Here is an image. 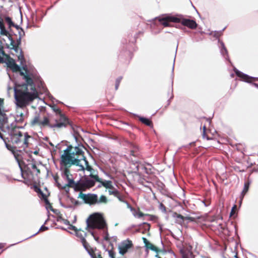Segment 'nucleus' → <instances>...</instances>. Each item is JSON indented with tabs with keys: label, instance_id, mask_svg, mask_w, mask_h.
I'll list each match as a JSON object with an SVG mask.
<instances>
[{
	"label": "nucleus",
	"instance_id": "9",
	"mask_svg": "<svg viewBox=\"0 0 258 258\" xmlns=\"http://www.w3.org/2000/svg\"><path fill=\"white\" fill-rule=\"evenodd\" d=\"M78 198L82 199L85 204L94 205L97 203V195L94 194H85L82 192H80Z\"/></svg>",
	"mask_w": 258,
	"mask_h": 258
},
{
	"label": "nucleus",
	"instance_id": "46",
	"mask_svg": "<svg viewBox=\"0 0 258 258\" xmlns=\"http://www.w3.org/2000/svg\"><path fill=\"white\" fill-rule=\"evenodd\" d=\"M236 208V205H234V207L232 208V210H231V214H232L234 212V209Z\"/></svg>",
	"mask_w": 258,
	"mask_h": 258
},
{
	"label": "nucleus",
	"instance_id": "31",
	"mask_svg": "<svg viewBox=\"0 0 258 258\" xmlns=\"http://www.w3.org/2000/svg\"><path fill=\"white\" fill-rule=\"evenodd\" d=\"M25 116L23 114V113H21L20 116H18L16 118V120L18 122H23L24 120Z\"/></svg>",
	"mask_w": 258,
	"mask_h": 258
},
{
	"label": "nucleus",
	"instance_id": "5",
	"mask_svg": "<svg viewBox=\"0 0 258 258\" xmlns=\"http://www.w3.org/2000/svg\"><path fill=\"white\" fill-rule=\"evenodd\" d=\"M159 21L164 27L170 26V22L180 23L182 25L191 29H195L198 26V24L195 20L185 19L181 15L166 16L160 18Z\"/></svg>",
	"mask_w": 258,
	"mask_h": 258
},
{
	"label": "nucleus",
	"instance_id": "7",
	"mask_svg": "<svg viewBox=\"0 0 258 258\" xmlns=\"http://www.w3.org/2000/svg\"><path fill=\"white\" fill-rule=\"evenodd\" d=\"M21 172L23 178L28 182H31L39 177L40 169L35 162H32L25 166L24 169L21 167Z\"/></svg>",
	"mask_w": 258,
	"mask_h": 258
},
{
	"label": "nucleus",
	"instance_id": "43",
	"mask_svg": "<svg viewBox=\"0 0 258 258\" xmlns=\"http://www.w3.org/2000/svg\"><path fill=\"white\" fill-rule=\"evenodd\" d=\"M0 138H1V139H2L5 141V143H6H6H7L6 142V141L5 140V139L4 138L3 135L1 133V132H0Z\"/></svg>",
	"mask_w": 258,
	"mask_h": 258
},
{
	"label": "nucleus",
	"instance_id": "13",
	"mask_svg": "<svg viewBox=\"0 0 258 258\" xmlns=\"http://www.w3.org/2000/svg\"><path fill=\"white\" fill-rule=\"evenodd\" d=\"M68 183L62 185L61 184H58V188L60 189H64L66 192H69L70 187L73 188L74 189V186L75 185V181L74 179H71L67 180Z\"/></svg>",
	"mask_w": 258,
	"mask_h": 258
},
{
	"label": "nucleus",
	"instance_id": "47",
	"mask_svg": "<svg viewBox=\"0 0 258 258\" xmlns=\"http://www.w3.org/2000/svg\"><path fill=\"white\" fill-rule=\"evenodd\" d=\"M143 224H145V225H147L149 227V228L150 227V224H149L148 223H146V222H145Z\"/></svg>",
	"mask_w": 258,
	"mask_h": 258
},
{
	"label": "nucleus",
	"instance_id": "33",
	"mask_svg": "<svg viewBox=\"0 0 258 258\" xmlns=\"http://www.w3.org/2000/svg\"><path fill=\"white\" fill-rule=\"evenodd\" d=\"M53 179L55 181V184H56L57 187L58 188V184H61L59 182V176L57 174H56L54 175L53 176Z\"/></svg>",
	"mask_w": 258,
	"mask_h": 258
},
{
	"label": "nucleus",
	"instance_id": "45",
	"mask_svg": "<svg viewBox=\"0 0 258 258\" xmlns=\"http://www.w3.org/2000/svg\"><path fill=\"white\" fill-rule=\"evenodd\" d=\"M3 25H4L3 20L1 18H0V26H2Z\"/></svg>",
	"mask_w": 258,
	"mask_h": 258
},
{
	"label": "nucleus",
	"instance_id": "30",
	"mask_svg": "<svg viewBox=\"0 0 258 258\" xmlns=\"http://www.w3.org/2000/svg\"><path fill=\"white\" fill-rule=\"evenodd\" d=\"M202 136L204 138H206L208 140L212 139L211 138H210L208 136V135H207V132H206V127L205 125H204L203 126V131Z\"/></svg>",
	"mask_w": 258,
	"mask_h": 258
},
{
	"label": "nucleus",
	"instance_id": "11",
	"mask_svg": "<svg viewBox=\"0 0 258 258\" xmlns=\"http://www.w3.org/2000/svg\"><path fill=\"white\" fill-rule=\"evenodd\" d=\"M91 178H93L96 181L99 182L101 183V185L106 188L111 189L113 188V186L112 184V182L110 180H104L103 181L101 178L99 177L98 175H94L91 174L90 175Z\"/></svg>",
	"mask_w": 258,
	"mask_h": 258
},
{
	"label": "nucleus",
	"instance_id": "29",
	"mask_svg": "<svg viewBox=\"0 0 258 258\" xmlns=\"http://www.w3.org/2000/svg\"><path fill=\"white\" fill-rule=\"evenodd\" d=\"M1 34L5 36H8L9 32L6 30L5 25L0 26Z\"/></svg>",
	"mask_w": 258,
	"mask_h": 258
},
{
	"label": "nucleus",
	"instance_id": "18",
	"mask_svg": "<svg viewBox=\"0 0 258 258\" xmlns=\"http://www.w3.org/2000/svg\"><path fill=\"white\" fill-rule=\"evenodd\" d=\"M173 217H176L177 218L180 219L181 221L178 222L179 223H181L182 222H183L184 220H187L191 222H194L196 221V219L192 217L189 216H186L184 217L180 214H178L177 213H174L173 214Z\"/></svg>",
	"mask_w": 258,
	"mask_h": 258
},
{
	"label": "nucleus",
	"instance_id": "54",
	"mask_svg": "<svg viewBox=\"0 0 258 258\" xmlns=\"http://www.w3.org/2000/svg\"><path fill=\"white\" fill-rule=\"evenodd\" d=\"M81 167H82V169H84V167L83 166H81Z\"/></svg>",
	"mask_w": 258,
	"mask_h": 258
},
{
	"label": "nucleus",
	"instance_id": "19",
	"mask_svg": "<svg viewBox=\"0 0 258 258\" xmlns=\"http://www.w3.org/2000/svg\"><path fill=\"white\" fill-rule=\"evenodd\" d=\"M76 191H85L86 190L84 181H79L75 183L74 189Z\"/></svg>",
	"mask_w": 258,
	"mask_h": 258
},
{
	"label": "nucleus",
	"instance_id": "48",
	"mask_svg": "<svg viewBox=\"0 0 258 258\" xmlns=\"http://www.w3.org/2000/svg\"><path fill=\"white\" fill-rule=\"evenodd\" d=\"M4 247V245L2 243H0V249L3 248Z\"/></svg>",
	"mask_w": 258,
	"mask_h": 258
},
{
	"label": "nucleus",
	"instance_id": "36",
	"mask_svg": "<svg viewBox=\"0 0 258 258\" xmlns=\"http://www.w3.org/2000/svg\"><path fill=\"white\" fill-rule=\"evenodd\" d=\"M146 216H149L150 217V220L151 221H155L157 219V217L155 215L146 214Z\"/></svg>",
	"mask_w": 258,
	"mask_h": 258
},
{
	"label": "nucleus",
	"instance_id": "37",
	"mask_svg": "<svg viewBox=\"0 0 258 258\" xmlns=\"http://www.w3.org/2000/svg\"><path fill=\"white\" fill-rule=\"evenodd\" d=\"M108 254L111 258H115V253L113 250H109Z\"/></svg>",
	"mask_w": 258,
	"mask_h": 258
},
{
	"label": "nucleus",
	"instance_id": "50",
	"mask_svg": "<svg viewBox=\"0 0 258 258\" xmlns=\"http://www.w3.org/2000/svg\"><path fill=\"white\" fill-rule=\"evenodd\" d=\"M160 206H161V207H163L164 208V209H165V206L163 205V204H162V203H161V204H160Z\"/></svg>",
	"mask_w": 258,
	"mask_h": 258
},
{
	"label": "nucleus",
	"instance_id": "3",
	"mask_svg": "<svg viewBox=\"0 0 258 258\" xmlns=\"http://www.w3.org/2000/svg\"><path fill=\"white\" fill-rule=\"evenodd\" d=\"M8 132L10 137V141L13 147L20 149V151H25L29 147L30 141L33 137L27 132L21 131L20 127L17 126H12L8 127Z\"/></svg>",
	"mask_w": 258,
	"mask_h": 258
},
{
	"label": "nucleus",
	"instance_id": "15",
	"mask_svg": "<svg viewBox=\"0 0 258 258\" xmlns=\"http://www.w3.org/2000/svg\"><path fill=\"white\" fill-rule=\"evenodd\" d=\"M85 248V249L87 250V251L88 252L89 255L91 256H93V254L96 252L97 251V249L96 247L92 248L89 243L86 241V240H84L83 241L81 242Z\"/></svg>",
	"mask_w": 258,
	"mask_h": 258
},
{
	"label": "nucleus",
	"instance_id": "14",
	"mask_svg": "<svg viewBox=\"0 0 258 258\" xmlns=\"http://www.w3.org/2000/svg\"><path fill=\"white\" fill-rule=\"evenodd\" d=\"M235 72L236 76L241 78V79L243 81L248 83H250L254 80L253 78L249 77L248 75L243 74V73L241 72L238 70H236Z\"/></svg>",
	"mask_w": 258,
	"mask_h": 258
},
{
	"label": "nucleus",
	"instance_id": "23",
	"mask_svg": "<svg viewBox=\"0 0 258 258\" xmlns=\"http://www.w3.org/2000/svg\"><path fill=\"white\" fill-rule=\"evenodd\" d=\"M139 120L143 123L146 124V125L150 127L153 126V124L152 121L147 118L144 117H139Z\"/></svg>",
	"mask_w": 258,
	"mask_h": 258
},
{
	"label": "nucleus",
	"instance_id": "38",
	"mask_svg": "<svg viewBox=\"0 0 258 258\" xmlns=\"http://www.w3.org/2000/svg\"><path fill=\"white\" fill-rule=\"evenodd\" d=\"M20 51H21V54L18 56V59L19 60H20L21 61H22L24 59V57L23 54H22V50L21 49Z\"/></svg>",
	"mask_w": 258,
	"mask_h": 258
},
{
	"label": "nucleus",
	"instance_id": "44",
	"mask_svg": "<svg viewBox=\"0 0 258 258\" xmlns=\"http://www.w3.org/2000/svg\"><path fill=\"white\" fill-rule=\"evenodd\" d=\"M86 169L88 171H91L92 170H93L92 168L89 165L87 166Z\"/></svg>",
	"mask_w": 258,
	"mask_h": 258
},
{
	"label": "nucleus",
	"instance_id": "41",
	"mask_svg": "<svg viewBox=\"0 0 258 258\" xmlns=\"http://www.w3.org/2000/svg\"><path fill=\"white\" fill-rule=\"evenodd\" d=\"M72 230H74L76 233H77V232L79 230V229H78L75 226H72V228H71Z\"/></svg>",
	"mask_w": 258,
	"mask_h": 258
},
{
	"label": "nucleus",
	"instance_id": "21",
	"mask_svg": "<svg viewBox=\"0 0 258 258\" xmlns=\"http://www.w3.org/2000/svg\"><path fill=\"white\" fill-rule=\"evenodd\" d=\"M108 192H109V195H113L120 201H122V196H121L120 192L117 189H116L114 187H113V188L109 189Z\"/></svg>",
	"mask_w": 258,
	"mask_h": 258
},
{
	"label": "nucleus",
	"instance_id": "1",
	"mask_svg": "<svg viewBox=\"0 0 258 258\" xmlns=\"http://www.w3.org/2000/svg\"><path fill=\"white\" fill-rule=\"evenodd\" d=\"M4 62L6 63L7 67L10 68L13 72H19L20 75L25 81L24 83L16 84L14 87L15 103L19 107L24 108L39 97V94L33 80V75L29 73L26 67L22 68L25 72H22L15 60L8 54L5 55Z\"/></svg>",
	"mask_w": 258,
	"mask_h": 258
},
{
	"label": "nucleus",
	"instance_id": "39",
	"mask_svg": "<svg viewBox=\"0 0 258 258\" xmlns=\"http://www.w3.org/2000/svg\"><path fill=\"white\" fill-rule=\"evenodd\" d=\"M137 216L139 218H141L143 217L144 216H146L145 214H144L143 212L139 211L137 213Z\"/></svg>",
	"mask_w": 258,
	"mask_h": 258
},
{
	"label": "nucleus",
	"instance_id": "12",
	"mask_svg": "<svg viewBox=\"0 0 258 258\" xmlns=\"http://www.w3.org/2000/svg\"><path fill=\"white\" fill-rule=\"evenodd\" d=\"M6 147L9 150L11 151L13 153L15 158L19 163L20 168H21V167H22L20 164V162L21 161V156L16 151L17 148L12 146L11 145L9 144L8 143H6Z\"/></svg>",
	"mask_w": 258,
	"mask_h": 258
},
{
	"label": "nucleus",
	"instance_id": "17",
	"mask_svg": "<svg viewBox=\"0 0 258 258\" xmlns=\"http://www.w3.org/2000/svg\"><path fill=\"white\" fill-rule=\"evenodd\" d=\"M142 239L143 240L144 244H145V246L147 248L150 249L152 251H155L157 253L160 251L159 249L157 247L153 245L152 243L150 242L146 238L143 237Z\"/></svg>",
	"mask_w": 258,
	"mask_h": 258
},
{
	"label": "nucleus",
	"instance_id": "2",
	"mask_svg": "<svg viewBox=\"0 0 258 258\" xmlns=\"http://www.w3.org/2000/svg\"><path fill=\"white\" fill-rule=\"evenodd\" d=\"M85 159L82 147L68 146L60 157V164L62 176L65 177L67 180L73 179L70 168L73 165L79 166L80 161Z\"/></svg>",
	"mask_w": 258,
	"mask_h": 258
},
{
	"label": "nucleus",
	"instance_id": "51",
	"mask_svg": "<svg viewBox=\"0 0 258 258\" xmlns=\"http://www.w3.org/2000/svg\"><path fill=\"white\" fill-rule=\"evenodd\" d=\"M78 203H79L78 201H75V204L76 205H78Z\"/></svg>",
	"mask_w": 258,
	"mask_h": 258
},
{
	"label": "nucleus",
	"instance_id": "20",
	"mask_svg": "<svg viewBox=\"0 0 258 258\" xmlns=\"http://www.w3.org/2000/svg\"><path fill=\"white\" fill-rule=\"evenodd\" d=\"M130 148V155L134 157L139 156V150L138 147L135 144H131Z\"/></svg>",
	"mask_w": 258,
	"mask_h": 258
},
{
	"label": "nucleus",
	"instance_id": "53",
	"mask_svg": "<svg viewBox=\"0 0 258 258\" xmlns=\"http://www.w3.org/2000/svg\"><path fill=\"white\" fill-rule=\"evenodd\" d=\"M156 256L158 257V258H161L160 256H159L158 255H156Z\"/></svg>",
	"mask_w": 258,
	"mask_h": 258
},
{
	"label": "nucleus",
	"instance_id": "24",
	"mask_svg": "<svg viewBox=\"0 0 258 258\" xmlns=\"http://www.w3.org/2000/svg\"><path fill=\"white\" fill-rule=\"evenodd\" d=\"M84 182L86 189L94 186L95 184V181L90 179H86Z\"/></svg>",
	"mask_w": 258,
	"mask_h": 258
},
{
	"label": "nucleus",
	"instance_id": "32",
	"mask_svg": "<svg viewBox=\"0 0 258 258\" xmlns=\"http://www.w3.org/2000/svg\"><path fill=\"white\" fill-rule=\"evenodd\" d=\"M21 37H19V39L17 40V45L13 46V47H12V49L15 50V51L18 52L19 49V46L21 44Z\"/></svg>",
	"mask_w": 258,
	"mask_h": 258
},
{
	"label": "nucleus",
	"instance_id": "34",
	"mask_svg": "<svg viewBox=\"0 0 258 258\" xmlns=\"http://www.w3.org/2000/svg\"><path fill=\"white\" fill-rule=\"evenodd\" d=\"M122 79V77L118 78L115 81V90H117L119 86L120 81Z\"/></svg>",
	"mask_w": 258,
	"mask_h": 258
},
{
	"label": "nucleus",
	"instance_id": "40",
	"mask_svg": "<svg viewBox=\"0 0 258 258\" xmlns=\"http://www.w3.org/2000/svg\"><path fill=\"white\" fill-rule=\"evenodd\" d=\"M47 229H48V228L47 227L43 225L40 228L39 231H44L46 230Z\"/></svg>",
	"mask_w": 258,
	"mask_h": 258
},
{
	"label": "nucleus",
	"instance_id": "35",
	"mask_svg": "<svg viewBox=\"0 0 258 258\" xmlns=\"http://www.w3.org/2000/svg\"><path fill=\"white\" fill-rule=\"evenodd\" d=\"M91 257L92 258H103V257L102 256L101 253V251H99L97 253L95 252L93 254V256H91Z\"/></svg>",
	"mask_w": 258,
	"mask_h": 258
},
{
	"label": "nucleus",
	"instance_id": "26",
	"mask_svg": "<svg viewBox=\"0 0 258 258\" xmlns=\"http://www.w3.org/2000/svg\"><path fill=\"white\" fill-rule=\"evenodd\" d=\"M250 183V182L248 180L244 183V187L241 192V195L242 198H243V197L245 196V195L248 191Z\"/></svg>",
	"mask_w": 258,
	"mask_h": 258
},
{
	"label": "nucleus",
	"instance_id": "55",
	"mask_svg": "<svg viewBox=\"0 0 258 258\" xmlns=\"http://www.w3.org/2000/svg\"><path fill=\"white\" fill-rule=\"evenodd\" d=\"M236 258H239L237 255H235Z\"/></svg>",
	"mask_w": 258,
	"mask_h": 258
},
{
	"label": "nucleus",
	"instance_id": "56",
	"mask_svg": "<svg viewBox=\"0 0 258 258\" xmlns=\"http://www.w3.org/2000/svg\"><path fill=\"white\" fill-rule=\"evenodd\" d=\"M35 153V154H37V152L36 151V152H35V153Z\"/></svg>",
	"mask_w": 258,
	"mask_h": 258
},
{
	"label": "nucleus",
	"instance_id": "28",
	"mask_svg": "<svg viewBox=\"0 0 258 258\" xmlns=\"http://www.w3.org/2000/svg\"><path fill=\"white\" fill-rule=\"evenodd\" d=\"M5 21L9 25V28L13 27L16 28L17 29H19V26L18 25L15 24V23L12 21V19L10 17H6L5 18Z\"/></svg>",
	"mask_w": 258,
	"mask_h": 258
},
{
	"label": "nucleus",
	"instance_id": "27",
	"mask_svg": "<svg viewBox=\"0 0 258 258\" xmlns=\"http://www.w3.org/2000/svg\"><path fill=\"white\" fill-rule=\"evenodd\" d=\"M108 202V200L106 196L104 195H101L99 199L97 197L96 204H106Z\"/></svg>",
	"mask_w": 258,
	"mask_h": 258
},
{
	"label": "nucleus",
	"instance_id": "4",
	"mask_svg": "<svg viewBox=\"0 0 258 258\" xmlns=\"http://www.w3.org/2000/svg\"><path fill=\"white\" fill-rule=\"evenodd\" d=\"M54 114L49 115L50 120L54 124L56 132H59L68 126L73 127V122L56 106H53Z\"/></svg>",
	"mask_w": 258,
	"mask_h": 258
},
{
	"label": "nucleus",
	"instance_id": "25",
	"mask_svg": "<svg viewBox=\"0 0 258 258\" xmlns=\"http://www.w3.org/2000/svg\"><path fill=\"white\" fill-rule=\"evenodd\" d=\"M38 191H39V192L41 194V196H42V199H43L46 205H48L50 210L51 211H53V209H52V207L51 205V204L50 203V202H49L48 199H47V197L46 195L44 194L41 190L40 189H38Z\"/></svg>",
	"mask_w": 258,
	"mask_h": 258
},
{
	"label": "nucleus",
	"instance_id": "8",
	"mask_svg": "<svg viewBox=\"0 0 258 258\" xmlns=\"http://www.w3.org/2000/svg\"><path fill=\"white\" fill-rule=\"evenodd\" d=\"M106 226L105 221L101 214L95 213L90 215L87 220L86 229H102Z\"/></svg>",
	"mask_w": 258,
	"mask_h": 258
},
{
	"label": "nucleus",
	"instance_id": "22",
	"mask_svg": "<svg viewBox=\"0 0 258 258\" xmlns=\"http://www.w3.org/2000/svg\"><path fill=\"white\" fill-rule=\"evenodd\" d=\"M76 234L78 237L80 238L81 242L83 241L84 240H86L85 237L87 235V233L85 231L82 230L81 229H79Z\"/></svg>",
	"mask_w": 258,
	"mask_h": 258
},
{
	"label": "nucleus",
	"instance_id": "52",
	"mask_svg": "<svg viewBox=\"0 0 258 258\" xmlns=\"http://www.w3.org/2000/svg\"><path fill=\"white\" fill-rule=\"evenodd\" d=\"M205 206H207L209 205V204H206V203H205Z\"/></svg>",
	"mask_w": 258,
	"mask_h": 258
},
{
	"label": "nucleus",
	"instance_id": "16",
	"mask_svg": "<svg viewBox=\"0 0 258 258\" xmlns=\"http://www.w3.org/2000/svg\"><path fill=\"white\" fill-rule=\"evenodd\" d=\"M4 104V100L0 98V125L3 126L7 121L6 114L2 110Z\"/></svg>",
	"mask_w": 258,
	"mask_h": 258
},
{
	"label": "nucleus",
	"instance_id": "10",
	"mask_svg": "<svg viewBox=\"0 0 258 258\" xmlns=\"http://www.w3.org/2000/svg\"><path fill=\"white\" fill-rule=\"evenodd\" d=\"M133 246L132 241L130 240H126L122 241L118 247L119 252L121 255L126 253L128 250Z\"/></svg>",
	"mask_w": 258,
	"mask_h": 258
},
{
	"label": "nucleus",
	"instance_id": "49",
	"mask_svg": "<svg viewBox=\"0 0 258 258\" xmlns=\"http://www.w3.org/2000/svg\"><path fill=\"white\" fill-rule=\"evenodd\" d=\"M223 49L226 52H227V51L225 48V47L223 45Z\"/></svg>",
	"mask_w": 258,
	"mask_h": 258
},
{
	"label": "nucleus",
	"instance_id": "42",
	"mask_svg": "<svg viewBox=\"0 0 258 258\" xmlns=\"http://www.w3.org/2000/svg\"><path fill=\"white\" fill-rule=\"evenodd\" d=\"M11 45L12 46V47H13V46H15V45H17V44H16L15 43V41L13 40H11Z\"/></svg>",
	"mask_w": 258,
	"mask_h": 258
},
{
	"label": "nucleus",
	"instance_id": "6",
	"mask_svg": "<svg viewBox=\"0 0 258 258\" xmlns=\"http://www.w3.org/2000/svg\"><path fill=\"white\" fill-rule=\"evenodd\" d=\"M30 124L31 126H38L41 128L47 127L54 131H56L54 124L50 120L49 115L40 112H36L34 116L31 120Z\"/></svg>",
	"mask_w": 258,
	"mask_h": 258
}]
</instances>
